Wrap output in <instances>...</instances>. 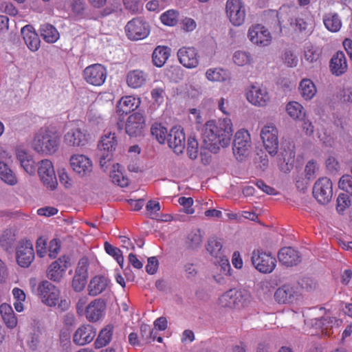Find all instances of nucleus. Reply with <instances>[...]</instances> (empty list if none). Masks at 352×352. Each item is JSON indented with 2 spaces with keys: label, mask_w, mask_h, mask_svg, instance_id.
I'll list each match as a JSON object with an SVG mask.
<instances>
[{
  "label": "nucleus",
  "mask_w": 352,
  "mask_h": 352,
  "mask_svg": "<svg viewBox=\"0 0 352 352\" xmlns=\"http://www.w3.org/2000/svg\"><path fill=\"white\" fill-rule=\"evenodd\" d=\"M233 133L232 122L229 118L209 120L204 126L201 138L206 148L217 153L221 148L230 146Z\"/></svg>",
  "instance_id": "obj_1"
},
{
  "label": "nucleus",
  "mask_w": 352,
  "mask_h": 352,
  "mask_svg": "<svg viewBox=\"0 0 352 352\" xmlns=\"http://www.w3.org/2000/svg\"><path fill=\"white\" fill-rule=\"evenodd\" d=\"M60 142V135L55 129L43 126L34 134L30 145L38 154L52 155L58 151Z\"/></svg>",
  "instance_id": "obj_2"
},
{
  "label": "nucleus",
  "mask_w": 352,
  "mask_h": 352,
  "mask_svg": "<svg viewBox=\"0 0 352 352\" xmlns=\"http://www.w3.org/2000/svg\"><path fill=\"white\" fill-rule=\"evenodd\" d=\"M16 231L14 229L6 230L0 236V246L8 254L10 258L15 259L17 264L22 267V242H16Z\"/></svg>",
  "instance_id": "obj_3"
},
{
  "label": "nucleus",
  "mask_w": 352,
  "mask_h": 352,
  "mask_svg": "<svg viewBox=\"0 0 352 352\" xmlns=\"http://www.w3.org/2000/svg\"><path fill=\"white\" fill-rule=\"evenodd\" d=\"M252 150V140L249 131L245 129L238 130L234 137L232 151L235 158L244 161L250 155Z\"/></svg>",
  "instance_id": "obj_4"
},
{
  "label": "nucleus",
  "mask_w": 352,
  "mask_h": 352,
  "mask_svg": "<svg viewBox=\"0 0 352 352\" xmlns=\"http://www.w3.org/2000/svg\"><path fill=\"white\" fill-rule=\"evenodd\" d=\"M245 96L252 105L265 107L271 102V96L266 87L258 83H252L245 88Z\"/></svg>",
  "instance_id": "obj_5"
},
{
  "label": "nucleus",
  "mask_w": 352,
  "mask_h": 352,
  "mask_svg": "<svg viewBox=\"0 0 352 352\" xmlns=\"http://www.w3.org/2000/svg\"><path fill=\"white\" fill-rule=\"evenodd\" d=\"M36 294L44 305L55 307L58 303L60 291L50 281L43 280L36 288Z\"/></svg>",
  "instance_id": "obj_6"
},
{
  "label": "nucleus",
  "mask_w": 352,
  "mask_h": 352,
  "mask_svg": "<svg viewBox=\"0 0 352 352\" xmlns=\"http://www.w3.org/2000/svg\"><path fill=\"white\" fill-rule=\"evenodd\" d=\"M260 136L265 150L270 155H275L278 148V131L276 125L272 122L265 124L261 128Z\"/></svg>",
  "instance_id": "obj_7"
},
{
  "label": "nucleus",
  "mask_w": 352,
  "mask_h": 352,
  "mask_svg": "<svg viewBox=\"0 0 352 352\" xmlns=\"http://www.w3.org/2000/svg\"><path fill=\"white\" fill-rule=\"evenodd\" d=\"M254 267L263 274L271 273L276 266V259L271 253L262 250H254L251 257Z\"/></svg>",
  "instance_id": "obj_8"
},
{
  "label": "nucleus",
  "mask_w": 352,
  "mask_h": 352,
  "mask_svg": "<svg viewBox=\"0 0 352 352\" xmlns=\"http://www.w3.org/2000/svg\"><path fill=\"white\" fill-rule=\"evenodd\" d=\"M226 13L233 25L240 26L244 23L245 20V5L242 0H227Z\"/></svg>",
  "instance_id": "obj_9"
},
{
  "label": "nucleus",
  "mask_w": 352,
  "mask_h": 352,
  "mask_svg": "<svg viewBox=\"0 0 352 352\" xmlns=\"http://www.w3.org/2000/svg\"><path fill=\"white\" fill-rule=\"evenodd\" d=\"M117 146V140L115 133L107 132L102 136L98 143V155L100 157V164L103 168L113 155V151Z\"/></svg>",
  "instance_id": "obj_10"
},
{
  "label": "nucleus",
  "mask_w": 352,
  "mask_h": 352,
  "mask_svg": "<svg viewBox=\"0 0 352 352\" xmlns=\"http://www.w3.org/2000/svg\"><path fill=\"white\" fill-rule=\"evenodd\" d=\"M70 266L69 256L63 255L48 266L46 270V276L53 282L59 283L63 278L67 270Z\"/></svg>",
  "instance_id": "obj_11"
},
{
  "label": "nucleus",
  "mask_w": 352,
  "mask_h": 352,
  "mask_svg": "<svg viewBox=\"0 0 352 352\" xmlns=\"http://www.w3.org/2000/svg\"><path fill=\"white\" fill-rule=\"evenodd\" d=\"M249 41L258 47H267L272 41V36L270 31L261 24L251 25L248 31Z\"/></svg>",
  "instance_id": "obj_12"
},
{
  "label": "nucleus",
  "mask_w": 352,
  "mask_h": 352,
  "mask_svg": "<svg viewBox=\"0 0 352 352\" xmlns=\"http://www.w3.org/2000/svg\"><path fill=\"white\" fill-rule=\"evenodd\" d=\"M107 71L104 66L96 63L87 66L83 71V78L89 85L94 86L102 85L107 78Z\"/></svg>",
  "instance_id": "obj_13"
},
{
  "label": "nucleus",
  "mask_w": 352,
  "mask_h": 352,
  "mask_svg": "<svg viewBox=\"0 0 352 352\" xmlns=\"http://www.w3.org/2000/svg\"><path fill=\"white\" fill-rule=\"evenodd\" d=\"M38 175L43 184L54 190L57 186V179L52 162L47 159L41 160L37 168Z\"/></svg>",
  "instance_id": "obj_14"
},
{
  "label": "nucleus",
  "mask_w": 352,
  "mask_h": 352,
  "mask_svg": "<svg viewBox=\"0 0 352 352\" xmlns=\"http://www.w3.org/2000/svg\"><path fill=\"white\" fill-rule=\"evenodd\" d=\"M313 195L321 204L329 203L333 195L332 183L327 177L318 179L313 188Z\"/></svg>",
  "instance_id": "obj_15"
},
{
  "label": "nucleus",
  "mask_w": 352,
  "mask_h": 352,
  "mask_svg": "<svg viewBox=\"0 0 352 352\" xmlns=\"http://www.w3.org/2000/svg\"><path fill=\"white\" fill-rule=\"evenodd\" d=\"M69 164L73 171L80 177L88 176L92 172V161L85 155H72L69 159Z\"/></svg>",
  "instance_id": "obj_16"
},
{
  "label": "nucleus",
  "mask_w": 352,
  "mask_h": 352,
  "mask_svg": "<svg viewBox=\"0 0 352 352\" xmlns=\"http://www.w3.org/2000/svg\"><path fill=\"white\" fill-rule=\"evenodd\" d=\"M125 31L131 40H141L149 34L148 24L140 18L129 21L125 27Z\"/></svg>",
  "instance_id": "obj_17"
},
{
  "label": "nucleus",
  "mask_w": 352,
  "mask_h": 352,
  "mask_svg": "<svg viewBox=\"0 0 352 352\" xmlns=\"http://www.w3.org/2000/svg\"><path fill=\"white\" fill-rule=\"evenodd\" d=\"M107 304L104 299L96 298L91 300L86 307L83 316L91 322L101 320L105 315Z\"/></svg>",
  "instance_id": "obj_18"
},
{
  "label": "nucleus",
  "mask_w": 352,
  "mask_h": 352,
  "mask_svg": "<svg viewBox=\"0 0 352 352\" xmlns=\"http://www.w3.org/2000/svg\"><path fill=\"white\" fill-rule=\"evenodd\" d=\"M145 128V118L140 113H134L130 115L126 120V133L131 137L141 135Z\"/></svg>",
  "instance_id": "obj_19"
},
{
  "label": "nucleus",
  "mask_w": 352,
  "mask_h": 352,
  "mask_svg": "<svg viewBox=\"0 0 352 352\" xmlns=\"http://www.w3.org/2000/svg\"><path fill=\"white\" fill-rule=\"evenodd\" d=\"M179 63L188 69H193L199 65L197 51L192 47H182L177 52Z\"/></svg>",
  "instance_id": "obj_20"
},
{
  "label": "nucleus",
  "mask_w": 352,
  "mask_h": 352,
  "mask_svg": "<svg viewBox=\"0 0 352 352\" xmlns=\"http://www.w3.org/2000/svg\"><path fill=\"white\" fill-rule=\"evenodd\" d=\"M168 144L174 152L180 154L186 146V137L183 129L180 127H173L167 138Z\"/></svg>",
  "instance_id": "obj_21"
},
{
  "label": "nucleus",
  "mask_w": 352,
  "mask_h": 352,
  "mask_svg": "<svg viewBox=\"0 0 352 352\" xmlns=\"http://www.w3.org/2000/svg\"><path fill=\"white\" fill-rule=\"evenodd\" d=\"M110 285L111 281L107 277L96 275L92 277L88 283V294L91 296H97L110 289Z\"/></svg>",
  "instance_id": "obj_22"
},
{
  "label": "nucleus",
  "mask_w": 352,
  "mask_h": 352,
  "mask_svg": "<svg viewBox=\"0 0 352 352\" xmlns=\"http://www.w3.org/2000/svg\"><path fill=\"white\" fill-rule=\"evenodd\" d=\"M88 140V135L84 130L75 126L70 129L64 135V142L74 147L84 146Z\"/></svg>",
  "instance_id": "obj_23"
},
{
  "label": "nucleus",
  "mask_w": 352,
  "mask_h": 352,
  "mask_svg": "<svg viewBox=\"0 0 352 352\" xmlns=\"http://www.w3.org/2000/svg\"><path fill=\"white\" fill-rule=\"evenodd\" d=\"M96 334V329L90 324L80 326L74 332L73 342L79 346L90 343Z\"/></svg>",
  "instance_id": "obj_24"
},
{
  "label": "nucleus",
  "mask_w": 352,
  "mask_h": 352,
  "mask_svg": "<svg viewBox=\"0 0 352 352\" xmlns=\"http://www.w3.org/2000/svg\"><path fill=\"white\" fill-rule=\"evenodd\" d=\"M297 287L291 285H284L275 292L274 298L278 303H292L297 299Z\"/></svg>",
  "instance_id": "obj_25"
},
{
  "label": "nucleus",
  "mask_w": 352,
  "mask_h": 352,
  "mask_svg": "<svg viewBox=\"0 0 352 352\" xmlns=\"http://www.w3.org/2000/svg\"><path fill=\"white\" fill-rule=\"evenodd\" d=\"M280 263L287 266L297 265L300 261L298 252L291 247L282 248L278 254Z\"/></svg>",
  "instance_id": "obj_26"
},
{
  "label": "nucleus",
  "mask_w": 352,
  "mask_h": 352,
  "mask_svg": "<svg viewBox=\"0 0 352 352\" xmlns=\"http://www.w3.org/2000/svg\"><path fill=\"white\" fill-rule=\"evenodd\" d=\"M330 69L331 72L336 76H340L346 71L347 62L344 52H337L332 56L330 61Z\"/></svg>",
  "instance_id": "obj_27"
},
{
  "label": "nucleus",
  "mask_w": 352,
  "mask_h": 352,
  "mask_svg": "<svg viewBox=\"0 0 352 352\" xmlns=\"http://www.w3.org/2000/svg\"><path fill=\"white\" fill-rule=\"evenodd\" d=\"M23 41L28 47L32 52L37 51L40 47L38 36L32 25L23 26Z\"/></svg>",
  "instance_id": "obj_28"
},
{
  "label": "nucleus",
  "mask_w": 352,
  "mask_h": 352,
  "mask_svg": "<svg viewBox=\"0 0 352 352\" xmlns=\"http://www.w3.org/2000/svg\"><path fill=\"white\" fill-rule=\"evenodd\" d=\"M287 115L294 121L302 120L307 116L304 107L297 101H290L285 106Z\"/></svg>",
  "instance_id": "obj_29"
},
{
  "label": "nucleus",
  "mask_w": 352,
  "mask_h": 352,
  "mask_svg": "<svg viewBox=\"0 0 352 352\" xmlns=\"http://www.w3.org/2000/svg\"><path fill=\"white\" fill-rule=\"evenodd\" d=\"M298 91L301 97L305 100L309 101L316 96L317 88L311 79L303 78L299 83Z\"/></svg>",
  "instance_id": "obj_30"
},
{
  "label": "nucleus",
  "mask_w": 352,
  "mask_h": 352,
  "mask_svg": "<svg viewBox=\"0 0 352 352\" xmlns=\"http://www.w3.org/2000/svg\"><path fill=\"white\" fill-rule=\"evenodd\" d=\"M140 104L139 98L132 96L122 97L117 104V111L120 113H128L137 109Z\"/></svg>",
  "instance_id": "obj_31"
},
{
  "label": "nucleus",
  "mask_w": 352,
  "mask_h": 352,
  "mask_svg": "<svg viewBox=\"0 0 352 352\" xmlns=\"http://www.w3.org/2000/svg\"><path fill=\"white\" fill-rule=\"evenodd\" d=\"M233 63L240 67H250L254 63L252 54L248 51L236 50L232 58Z\"/></svg>",
  "instance_id": "obj_32"
},
{
  "label": "nucleus",
  "mask_w": 352,
  "mask_h": 352,
  "mask_svg": "<svg viewBox=\"0 0 352 352\" xmlns=\"http://www.w3.org/2000/svg\"><path fill=\"white\" fill-rule=\"evenodd\" d=\"M147 75L142 71L135 69L131 71L126 76V82L129 87L137 89L143 86L146 81Z\"/></svg>",
  "instance_id": "obj_33"
},
{
  "label": "nucleus",
  "mask_w": 352,
  "mask_h": 352,
  "mask_svg": "<svg viewBox=\"0 0 352 352\" xmlns=\"http://www.w3.org/2000/svg\"><path fill=\"white\" fill-rule=\"evenodd\" d=\"M124 168L119 164L112 166L110 171V178L113 184L124 188L129 185V179L124 175Z\"/></svg>",
  "instance_id": "obj_34"
},
{
  "label": "nucleus",
  "mask_w": 352,
  "mask_h": 352,
  "mask_svg": "<svg viewBox=\"0 0 352 352\" xmlns=\"http://www.w3.org/2000/svg\"><path fill=\"white\" fill-rule=\"evenodd\" d=\"M215 261V265L218 270H219L221 274L214 276V278L219 283H223L224 282L223 276H230L231 267L228 258L225 256H221L217 258Z\"/></svg>",
  "instance_id": "obj_35"
},
{
  "label": "nucleus",
  "mask_w": 352,
  "mask_h": 352,
  "mask_svg": "<svg viewBox=\"0 0 352 352\" xmlns=\"http://www.w3.org/2000/svg\"><path fill=\"white\" fill-rule=\"evenodd\" d=\"M0 314L6 325L10 329L16 327L17 320L12 307L6 303L0 305Z\"/></svg>",
  "instance_id": "obj_36"
},
{
  "label": "nucleus",
  "mask_w": 352,
  "mask_h": 352,
  "mask_svg": "<svg viewBox=\"0 0 352 352\" xmlns=\"http://www.w3.org/2000/svg\"><path fill=\"white\" fill-rule=\"evenodd\" d=\"M206 78L211 82H223L230 78V74L221 67L210 68L206 72Z\"/></svg>",
  "instance_id": "obj_37"
},
{
  "label": "nucleus",
  "mask_w": 352,
  "mask_h": 352,
  "mask_svg": "<svg viewBox=\"0 0 352 352\" xmlns=\"http://www.w3.org/2000/svg\"><path fill=\"white\" fill-rule=\"evenodd\" d=\"M325 28L331 32H338L342 27V21L337 13L330 12L323 16Z\"/></svg>",
  "instance_id": "obj_38"
},
{
  "label": "nucleus",
  "mask_w": 352,
  "mask_h": 352,
  "mask_svg": "<svg viewBox=\"0 0 352 352\" xmlns=\"http://www.w3.org/2000/svg\"><path fill=\"white\" fill-rule=\"evenodd\" d=\"M234 309H241L247 307L251 302V295L246 289H234Z\"/></svg>",
  "instance_id": "obj_39"
},
{
  "label": "nucleus",
  "mask_w": 352,
  "mask_h": 352,
  "mask_svg": "<svg viewBox=\"0 0 352 352\" xmlns=\"http://www.w3.org/2000/svg\"><path fill=\"white\" fill-rule=\"evenodd\" d=\"M40 31L43 40L48 43L56 42L60 37L59 33L56 28L49 23L42 25Z\"/></svg>",
  "instance_id": "obj_40"
},
{
  "label": "nucleus",
  "mask_w": 352,
  "mask_h": 352,
  "mask_svg": "<svg viewBox=\"0 0 352 352\" xmlns=\"http://www.w3.org/2000/svg\"><path fill=\"white\" fill-rule=\"evenodd\" d=\"M113 327L111 325H107L99 333L94 345L95 348L100 349L107 345L112 339Z\"/></svg>",
  "instance_id": "obj_41"
},
{
  "label": "nucleus",
  "mask_w": 352,
  "mask_h": 352,
  "mask_svg": "<svg viewBox=\"0 0 352 352\" xmlns=\"http://www.w3.org/2000/svg\"><path fill=\"white\" fill-rule=\"evenodd\" d=\"M314 325L316 326V328L321 329V331L326 336H330L331 334V328L333 327L334 324L338 325V320L336 319V318H331L330 316H326L321 319L315 318L314 320Z\"/></svg>",
  "instance_id": "obj_42"
},
{
  "label": "nucleus",
  "mask_w": 352,
  "mask_h": 352,
  "mask_svg": "<svg viewBox=\"0 0 352 352\" xmlns=\"http://www.w3.org/2000/svg\"><path fill=\"white\" fill-rule=\"evenodd\" d=\"M169 56L170 48L164 46H158L153 52V62L155 66L160 67L164 65Z\"/></svg>",
  "instance_id": "obj_43"
},
{
  "label": "nucleus",
  "mask_w": 352,
  "mask_h": 352,
  "mask_svg": "<svg viewBox=\"0 0 352 352\" xmlns=\"http://www.w3.org/2000/svg\"><path fill=\"white\" fill-rule=\"evenodd\" d=\"M151 133L160 144L165 143L168 135L167 129L158 122H155L152 124Z\"/></svg>",
  "instance_id": "obj_44"
},
{
  "label": "nucleus",
  "mask_w": 352,
  "mask_h": 352,
  "mask_svg": "<svg viewBox=\"0 0 352 352\" xmlns=\"http://www.w3.org/2000/svg\"><path fill=\"white\" fill-rule=\"evenodd\" d=\"M207 251L211 256L217 258L223 256L222 243L220 239L212 236L208 239L206 246Z\"/></svg>",
  "instance_id": "obj_45"
},
{
  "label": "nucleus",
  "mask_w": 352,
  "mask_h": 352,
  "mask_svg": "<svg viewBox=\"0 0 352 352\" xmlns=\"http://www.w3.org/2000/svg\"><path fill=\"white\" fill-rule=\"evenodd\" d=\"M320 50L311 43H307L304 48V58L309 63L316 62L320 57Z\"/></svg>",
  "instance_id": "obj_46"
},
{
  "label": "nucleus",
  "mask_w": 352,
  "mask_h": 352,
  "mask_svg": "<svg viewBox=\"0 0 352 352\" xmlns=\"http://www.w3.org/2000/svg\"><path fill=\"white\" fill-rule=\"evenodd\" d=\"M0 178L4 182L10 185L14 184L16 182L12 170L2 161H0Z\"/></svg>",
  "instance_id": "obj_47"
},
{
  "label": "nucleus",
  "mask_w": 352,
  "mask_h": 352,
  "mask_svg": "<svg viewBox=\"0 0 352 352\" xmlns=\"http://www.w3.org/2000/svg\"><path fill=\"white\" fill-rule=\"evenodd\" d=\"M34 259V252L32 243L30 241L23 242V267L30 265Z\"/></svg>",
  "instance_id": "obj_48"
},
{
  "label": "nucleus",
  "mask_w": 352,
  "mask_h": 352,
  "mask_svg": "<svg viewBox=\"0 0 352 352\" xmlns=\"http://www.w3.org/2000/svg\"><path fill=\"white\" fill-rule=\"evenodd\" d=\"M179 13L173 9L164 12L160 16L161 22L167 26H174L178 21Z\"/></svg>",
  "instance_id": "obj_49"
},
{
  "label": "nucleus",
  "mask_w": 352,
  "mask_h": 352,
  "mask_svg": "<svg viewBox=\"0 0 352 352\" xmlns=\"http://www.w3.org/2000/svg\"><path fill=\"white\" fill-rule=\"evenodd\" d=\"M202 243V235L199 230H195L190 232L186 239L187 245L192 249H196Z\"/></svg>",
  "instance_id": "obj_50"
},
{
  "label": "nucleus",
  "mask_w": 352,
  "mask_h": 352,
  "mask_svg": "<svg viewBox=\"0 0 352 352\" xmlns=\"http://www.w3.org/2000/svg\"><path fill=\"white\" fill-rule=\"evenodd\" d=\"M71 8L76 16L80 19L88 16L85 12L86 3L84 0H72Z\"/></svg>",
  "instance_id": "obj_51"
},
{
  "label": "nucleus",
  "mask_w": 352,
  "mask_h": 352,
  "mask_svg": "<svg viewBox=\"0 0 352 352\" xmlns=\"http://www.w3.org/2000/svg\"><path fill=\"white\" fill-rule=\"evenodd\" d=\"M234 289H230L223 294L219 298V303L221 307L234 309Z\"/></svg>",
  "instance_id": "obj_52"
},
{
  "label": "nucleus",
  "mask_w": 352,
  "mask_h": 352,
  "mask_svg": "<svg viewBox=\"0 0 352 352\" xmlns=\"http://www.w3.org/2000/svg\"><path fill=\"white\" fill-rule=\"evenodd\" d=\"M104 249L106 252L113 256L116 260L119 265L122 267L124 263V258L121 250L118 248L111 245L107 242L104 243Z\"/></svg>",
  "instance_id": "obj_53"
},
{
  "label": "nucleus",
  "mask_w": 352,
  "mask_h": 352,
  "mask_svg": "<svg viewBox=\"0 0 352 352\" xmlns=\"http://www.w3.org/2000/svg\"><path fill=\"white\" fill-rule=\"evenodd\" d=\"M151 98L153 102L158 105L164 101L166 96L164 86L154 87L151 92Z\"/></svg>",
  "instance_id": "obj_54"
},
{
  "label": "nucleus",
  "mask_w": 352,
  "mask_h": 352,
  "mask_svg": "<svg viewBox=\"0 0 352 352\" xmlns=\"http://www.w3.org/2000/svg\"><path fill=\"white\" fill-rule=\"evenodd\" d=\"M87 278L85 276H80V275L74 274L72 280V286L76 292H82L86 285Z\"/></svg>",
  "instance_id": "obj_55"
},
{
  "label": "nucleus",
  "mask_w": 352,
  "mask_h": 352,
  "mask_svg": "<svg viewBox=\"0 0 352 352\" xmlns=\"http://www.w3.org/2000/svg\"><path fill=\"white\" fill-rule=\"evenodd\" d=\"M187 152L189 157L192 160L196 159L198 154V142L193 137L188 140Z\"/></svg>",
  "instance_id": "obj_56"
},
{
  "label": "nucleus",
  "mask_w": 352,
  "mask_h": 352,
  "mask_svg": "<svg viewBox=\"0 0 352 352\" xmlns=\"http://www.w3.org/2000/svg\"><path fill=\"white\" fill-rule=\"evenodd\" d=\"M88 267H89V260L86 257H83L80 259L78 263L75 274L80 275V276H85L88 278Z\"/></svg>",
  "instance_id": "obj_57"
},
{
  "label": "nucleus",
  "mask_w": 352,
  "mask_h": 352,
  "mask_svg": "<svg viewBox=\"0 0 352 352\" xmlns=\"http://www.w3.org/2000/svg\"><path fill=\"white\" fill-rule=\"evenodd\" d=\"M340 189L352 195V177L349 175H343L338 182Z\"/></svg>",
  "instance_id": "obj_58"
},
{
  "label": "nucleus",
  "mask_w": 352,
  "mask_h": 352,
  "mask_svg": "<svg viewBox=\"0 0 352 352\" xmlns=\"http://www.w3.org/2000/svg\"><path fill=\"white\" fill-rule=\"evenodd\" d=\"M318 165L316 162L313 160L309 161L307 163L305 168L306 177L308 179H314L316 175V173L318 170Z\"/></svg>",
  "instance_id": "obj_59"
},
{
  "label": "nucleus",
  "mask_w": 352,
  "mask_h": 352,
  "mask_svg": "<svg viewBox=\"0 0 352 352\" xmlns=\"http://www.w3.org/2000/svg\"><path fill=\"white\" fill-rule=\"evenodd\" d=\"M123 3L125 8L132 13H138L142 10L140 0H123Z\"/></svg>",
  "instance_id": "obj_60"
},
{
  "label": "nucleus",
  "mask_w": 352,
  "mask_h": 352,
  "mask_svg": "<svg viewBox=\"0 0 352 352\" xmlns=\"http://www.w3.org/2000/svg\"><path fill=\"white\" fill-rule=\"evenodd\" d=\"M284 63L289 67H294L298 65L297 56L290 50H286L283 55Z\"/></svg>",
  "instance_id": "obj_61"
},
{
  "label": "nucleus",
  "mask_w": 352,
  "mask_h": 352,
  "mask_svg": "<svg viewBox=\"0 0 352 352\" xmlns=\"http://www.w3.org/2000/svg\"><path fill=\"white\" fill-rule=\"evenodd\" d=\"M350 205L349 195L346 193H341L337 199L336 209L338 212H342Z\"/></svg>",
  "instance_id": "obj_62"
},
{
  "label": "nucleus",
  "mask_w": 352,
  "mask_h": 352,
  "mask_svg": "<svg viewBox=\"0 0 352 352\" xmlns=\"http://www.w3.org/2000/svg\"><path fill=\"white\" fill-rule=\"evenodd\" d=\"M23 170L30 175H34L36 170L35 162L32 157H23Z\"/></svg>",
  "instance_id": "obj_63"
},
{
  "label": "nucleus",
  "mask_w": 352,
  "mask_h": 352,
  "mask_svg": "<svg viewBox=\"0 0 352 352\" xmlns=\"http://www.w3.org/2000/svg\"><path fill=\"white\" fill-rule=\"evenodd\" d=\"M181 28L185 32H192L197 28V23L192 18L185 17L181 22Z\"/></svg>",
  "instance_id": "obj_64"
}]
</instances>
